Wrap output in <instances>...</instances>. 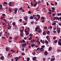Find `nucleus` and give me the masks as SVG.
Returning a JSON list of instances; mask_svg holds the SVG:
<instances>
[{"instance_id": "1", "label": "nucleus", "mask_w": 61, "mask_h": 61, "mask_svg": "<svg viewBox=\"0 0 61 61\" xmlns=\"http://www.w3.org/2000/svg\"><path fill=\"white\" fill-rule=\"evenodd\" d=\"M35 15L33 16V17H34V19L36 20V21H38V20H39V19H40V15L38 16V18L37 19L36 18V17H35Z\"/></svg>"}, {"instance_id": "2", "label": "nucleus", "mask_w": 61, "mask_h": 61, "mask_svg": "<svg viewBox=\"0 0 61 61\" xmlns=\"http://www.w3.org/2000/svg\"><path fill=\"white\" fill-rule=\"evenodd\" d=\"M29 30H30V28H29L25 29V33H28V31H29Z\"/></svg>"}, {"instance_id": "3", "label": "nucleus", "mask_w": 61, "mask_h": 61, "mask_svg": "<svg viewBox=\"0 0 61 61\" xmlns=\"http://www.w3.org/2000/svg\"><path fill=\"white\" fill-rule=\"evenodd\" d=\"M61 39H59L58 41V44L59 46H61Z\"/></svg>"}, {"instance_id": "4", "label": "nucleus", "mask_w": 61, "mask_h": 61, "mask_svg": "<svg viewBox=\"0 0 61 61\" xmlns=\"http://www.w3.org/2000/svg\"><path fill=\"white\" fill-rule=\"evenodd\" d=\"M17 10H18V9L16 8H15V9H14V11L15 13V14H16V13H17Z\"/></svg>"}, {"instance_id": "5", "label": "nucleus", "mask_w": 61, "mask_h": 61, "mask_svg": "<svg viewBox=\"0 0 61 61\" xmlns=\"http://www.w3.org/2000/svg\"><path fill=\"white\" fill-rule=\"evenodd\" d=\"M46 38L47 40H48V41L49 42H50V40H49V39H50V38H49V36H46Z\"/></svg>"}, {"instance_id": "6", "label": "nucleus", "mask_w": 61, "mask_h": 61, "mask_svg": "<svg viewBox=\"0 0 61 61\" xmlns=\"http://www.w3.org/2000/svg\"><path fill=\"white\" fill-rule=\"evenodd\" d=\"M28 17H24V20H25L26 21H28V20L27 19H28Z\"/></svg>"}, {"instance_id": "7", "label": "nucleus", "mask_w": 61, "mask_h": 61, "mask_svg": "<svg viewBox=\"0 0 61 61\" xmlns=\"http://www.w3.org/2000/svg\"><path fill=\"white\" fill-rule=\"evenodd\" d=\"M55 59H56V58H51V61H53L55 60Z\"/></svg>"}, {"instance_id": "8", "label": "nucleus", "mask_w": 61, "mask_h": 61, "mask_svg": "<svg viewBox=\"0 0 61 61\" xmlns=\"http://www.w3.org/2000/svg\"><path fill=\"white\" fill-rule=\"evenodd\" d=\"M45 55H48V52L47 51H46L44 52Z\"/></svg>"}, {"instance_id": "9", "label": "nucleus", "mask_w": 61, "mask_h": 61, "mask_svg": "<svg viewBox=\"0 0 61 61\" xmlns=\"http://www.w3.org/2000/svg\"><path fill=\"white\" fill-rule=\"evenodd\" d=\"M14 59H16L15 61H17L18 59V57H16L14 58Z\"/></svg>"}, {"instance_id": "10", "label": "nucleus", "mask_w": 61, "mask_h": 61, "mask_svg": "<svg viewBox=\"0 0 61 61\" xmlns=\"http://www.w3.org/2000/svg\"><path fill=\"white\" fill-rule=\"evenodd\" d=\"M23 36V32H21L20 33V36Z\"/></svg>"}, {"instance_id": "11", "label": "nucleus", "mask_w": 61, "mask_h": 61, "mask_svg": "<svg viewBox=\"0 0 61 61\" xmlns=\"http://www.w3.org/2000/svg\"><path fill=\"white\" fill-rule=\"evenodd\" d=\"M0 59L1 60H4V57L3 56H2L1 57Z\"/></svg>"}, {"instance_id": "12", "label": "nucleus", "mask_w": 61, "mask_h": 61, "mask_svg": "<svg viewBox=\"0 0 61 61\" xmlns=\"http://www.w3.org/2000/svg\"><path fill=\"white\" fill-rule=\"evenodd\" d=\"M36 59V57H34L32 58L33 60H35Z\"/></svg>"}, {"instance_id": "13", "label": "nucleus", "mask_w": 61, "mask_h": 61, "mask_svg": "<svg viewBox=\"0 0 61 61\" xmlns=\"http://www.w3.org/2000/svg\"><path fill=\"white\" fill-rule=\"evenodd\" d=\"M12 25L13 26H15V22H13Z\"/></svg>"}, {"instance_id": "14", "label": "nucleus", "mask_w": 61, "mask_h": 61, "mask_svg": "<svg viewBox=\"0 0 61 61\" xmlns=\"http://www.w3.org/2000/svg\"><path fill=\"white\" fill-rule=\"evenodd\" d=\"M58 34H59L60 32V29H59L58 31H57Z\"/></svg>"}, {"instance_id": "15", "label": "nucleus", "mask_w": 61, "mask_h": 61, "mask_svg": "<svg viewBox=\"0 0 61 61\" xmlns=\"http://www.w3.org/2000/svg\"><path fill=\"white\" fill-rule=\"evenodd\" d=\"M36 5H37V2H36V3L35 4V5H34L33 6L34 7H36Z\"/></svg>"}, {"instance_id": "16", "label": "nucleus", "mask_w": 61, "mask_h": 61, "mask_svg": "<svg viewBox=\"0 0 61 61\" xmlns=\"http://www.w3.org/2000/svg\"><path fill=\"white\" fill-rule=\"evenodd\" d=\"M31 46L32 47H33L34 46H35V44H32L31 45Z\"/></svg>"}, {"instance_id": "17", "label": "nucleus", "mask_w": 61, "mask_h": 61, "mask_svg": "<svg viewBox=\"0 0 61 61\" xmlns=\"http://www.w3.org/2000/svg\"><path fill=\"white\" fill-rule=\"evenodd\" d=\"M21 46H22V47H23V48H24V47L25 46L24 44L22 43L21 44Z\"/></svg>"}, {"instance_id": "18", "label": "nucleus", "mask_w": 61, "mask_h": 61, "mask_svg": "<svg viewBox=\"0 0 61 61\" xmlns=\"http://www.w3.org/2000/svg\"><path fill=\"white\" fill-rule=\"evenodd\" d=\"M12 9L11 8H10L9 9V11L10 12H11V11H12Z\"/></svg>"}, {"instance_id": "19", "label": "nucleus", "mask_w": 61, "mask_h": 61, "mask_svg": "<svg viewBox=\"0 0 61 61\" xmlns=\"http://www.w3.org/2000/svg\"><path fill=\"white\" fill-rule=\"evenodd\" d=\"M42 34L43 35H46V32L44 31L42 33Z\"/></svg>"}, {"instance_id": "20", "label": "nucleus", "mask_w": 61, "mask_h": 61, "mask_svg": "<svg viewBox=\"0 0 61 61\" xmlns=\"http://www.w3.org/2000/svg\"><path fill=\"white\" fill-rule=\"evenodd\" d=\"M37 29H38V30L40 29V28L39 27V26L38 25H37L36 27Z\"/></svg>"}, {"instance_id": "21", "label": "nucleus", "mask_w": 61, "mask_h": 61, "mask_svg": "<svg viewBox=\"0 0 61 61\" xmlns=\"http://www.w3.org/2000/svg\"><path fill=\"white\" fill-rule=\"evenodd\" d=\"M50 31L48 30V31L47 32V35H49L50 34Z\"/></svg>"}, {"instance_id": "22", "label": "nucleus", "mask_w": 61, "mask_h": 61, "mask_svg": "<svg viewBox=\"0 0 61 61\" xmlns=\"http://www.w3.org/2000/svg\"><path fill=\"white\" fill-rule=\"evenodd\" d=\"M25 34L26 36H28L29 34V32H25Z\"/></svg>"}, {"instance_id": "23", "label": "nucleus", "mask_w": 61, "mask_h": 61, "mask_svg": "<svg viewBox=\"0 0 61 61\" xmlns=\"http://www.w3.org/2000/svg\"><path fill=\"white\" fill-rule=\"evenodd\" d=\"M45 42L46 44H48V42L47 41H45Z\"/></svg>"}, {"instance_id": "24", "label": "nucleus", "mask_w": 61, "mask_h": 61, "mask_svg": "<svg viewBox=\"0 0 61 61\" xmlns=\"http://www.w3.org/2000/svg\"><path fill=\"white\" fill-rule=\"evenodd\" d=\"M9 49L8 48H5V50L7 51H9Z\"/></svg>"}, {"instance_id": "25", "label": "nucleus", "mask_w": 61, "mask_h": 61, "mask_svg": "<svg viewBox=\"0 0 61 61\" xmlns=\"http://www.w3.org/2000/svg\"><path fill=\"white\" fill-rule=\"evenodd\" d=\"M40 50H41L42 51H44V48L41 47L40 48Z\"/></svg>"}, {"instance_id": "26", "label": "nucleus", "mask_w": 61, "mask_h": 61, "mask_svg": "<svg viewBox=\"0 0 61 61\" xmlns=\"http://www.w3.org/2000/svg\"><path fill=\"white\" fill-rule=\"evenodd\" d=\"M30 19H34V17L32 16H31L30 17Z\"/></svg>"}, {"instance_id": "27", "label": "nucleus", "mask_w": 61, "mask_h": 61, "mask_svg": "<svg viewBox=\"0 0 61 61\" xmlns=\"http://www.w3.org/2000/svg\"><path fill=\"white\" fill-rule=\"evenodd\" d=\"M49 28H50V29H52L53 28V26H49Z\"/></svg>"}, {"instance_id": "28", "label": "nucleus", "mask_w": 61, "mask_h": 61, "mask_svg": "<svg viewBox=\"0 0 61 61\" xmlns=\"http://www.w3.org/2000/svg\"><path fill=\"white\" fill-rule=\"evenodd\" d=\"M52 48L51 47H50L49 49V51H50L52 49Z\"/></svg>"}, {"instance_id": "29", "label": "nucleus", "mask_w": 61, "mask_h": 61, "mask_svg": "<svg viewBox=\"0 0 61 61\" xmlns=\"http://www.w3.org/2000/svg\"><path fill=\"white\" fill-rule=\"evenodd\" d=\"M58 41H57L56 40L55 41V42H54V43H57V42Z\"/></svg>"}, {"instance_id": "30", "label": "nucleus", "mask_w": 61, "mask_h": 61, "mask_svg": "<svg viewBox=\"0 0 61 61\" xmlns=\"http://www.w3.org/2000/svg\"><path fill=\"white\" fill-rule=\"evenodd\" d=\"M56 25V23H53L52 24V25Z\"/></svg>"}, {"instance_id": "31", "label": "nucleus", "mask_w": 61, "mask_h": 61, "mask_svg": "<svg viewBox=\"0 0 61 61\" xmlns=\"http://www.w3.org/2000/svg\"><path fill=\"white\" fill-rule=\"evenodd\" d=\"M32 54L33 56H35L36 55V53L35 52H33L32 53Z\"/></svg>"}, {"instance_id": "32", "label": "nucleus", "mask_w": 61, "mask_h": 61, "mask_svg": "<svg viewBox=\"0 0 61 61\" xmlns=\"http://www.w3.org/2000/svg\"><path fill=\"white\" fill-rule=\"evenodd\" d=\"M11 3H12V2H11L10 3H9V5H10V6H11L12 5H11Z\"/></svg>"}, {"instance_id": "33", "label": "nucleus", "mask_w": 61, "mask_h": 61, "mask_svg": "<svg viewBox=\"0 0 61 61\" xmlns=\"http://www.w3.org/2000/svg\"><path fill=\"white\" fill-rule=\"evenodd\" d=\"M27 61H29L30 60V58L29 57H28L27 58Z\"/></svg>"}, {"instance_id": "34", "label": "nucleus", "mask_w": 61, "mask_h": 61, "mask_svg": "<svg viewBox=\"0 0 61 61\" xmlns=\"http://www.w3.org/2000/svg\"><path fill=\"white\" fill-rule=\"evenodd\" d=\"M4 5H6L7 4V3L6 2H4Z\"/></svg>"}, {"instance_id": "35", "label": "nucleus", "mask_w": 61, "mask_h": 61, "mask_svg": "<svg viewBox=\"0 0 61 61\" xmlns=\"http://www.w3.org/2000/svg\"><path fill=\"white\" fill-rule=\"evenodd\" d=\"M38 30H39L38 31V32L39 33L41 32V30H40V29H39Z\"/></svg>"}, {"instance_id": "36", "label": "nucleus", "mask_w": 61, "mask_h": 61, "mask_svg": "<svg viewBox=\"0 0 61 61\" xmlns=\"http://www.w3.org/2000/svg\"><path fill=\"white\" fill-rule=\"evenodd\" d=\"M17 26L16 25L15 27V29H17Z\"/></svg>"}, {"instance_id": "37", "label": "nucleus", "mask_w": 61, "mask_h": 61, "mask_svg": "<svg viewBox=\"0 0 61 61\" xmlns=\"http://www.w3.org/2000/svg\"><path fill=\"white\" fill-rule=\"evenodd\" d=\"M41 20H44V17H41Z\"/></svg>"}, {"instance_id": "38", "label": "nucleus", "mask_w": 61, "mask_h": 61, "mask_svg": "<svg viewBox=\"0 0 61 61\" xmlns=\"http://www.w3.org/2000/svg\"><path fill=\"white\" fill-rule=\"evenodd\" d=\"M57 15H61V13H58L57 14Z\"/></svg>"}, {"instance_id": "39", "label": "nucleus", "mask_w": 61, "mask_h": 61, "mask_svg": "<svg viewBox=\"0 0 61 61\" xmlns=\"http://www.w3.org/2000/svg\"><path fill=\"white\" fill-rule=\"evenodd\" d=\"M35 30L37 32V31H38V29H37V28H35Z\"/></svg>"}, {"instance_id": "40", "label": "nucleus", "mask_w": 61, "mask_h": 61, "mask_svg": "<svg viewBox=\"0 0 61 61\" xmlns=\"http://www.w3.org/2000/svg\"><path fill=\"white\" fill-rule=\"evenodd\" d=\"M32 37H30V38L29 39V40H31L32 39Z\"/></svg>"}, {"instance_id": "41", "label": "nucleus", "mask_w": 61, "mask_h": 61, "mask_svg": "<svg viewBox=\"0 0 61 61\" xmlns=\"http://www.w3.org/2000/svg\"><path fill=\"white\" fill-rule=\"evenodd\" d=\"M52 10H55V8H54L53 7H52Z\"/></svg>"}, {"instance_id": "42", "label": "nucleus", "mask_w": 61, "mask_h": 61, "mask_svg": "<svg viewBox=\"0 0 61 61\" xmlns=\"http://www.w3.org/2000/svg\"><path fill=\"white\" fill-rule=\"evenodd\" d=\"M22 42H23V43H25V41L24 40H23Z\"/></svg>"}, {"instance_id": "43", "label": "nucleus", "mask_w": 61, "mask_h": 61, "mask_svg": "<svg viewBox=\"0 0 61 61\" xmlns=\"http://www.w3.org/2000/svg\"><path fill=\"white\" fill-rule=\"evenodd\" d=\"M53 32L54 33H56V30H53Z\"/></svg>"}, {"instance_id": "44", "label": "nucleus", "mask_w": 61, "mask_h": 61, "mask_svg": "<svg viewBox=\"0 0 61 61\" xmlns=\"http://www.w3.org/2000/svg\"><path fill=\"white\" fill-rule=\"evenodd\" d=\"M11 28V26H10L9 27L7 28V29H10V28Z\"/></svg>"}, {"instance_id": "45", "label": "nucleus", "mask_w": 61, "mask_h": 61, "mask_svg": "<svg viewBox=\"0 0 61 61\" xmlns=\"http://www.w3.org/2000/svg\"><path fill=\"white\" fill-rule=\"evenodd\" d=\"M34 21H32L31 22V24H34Z\"/></svg>"}, {"instance_id": "46", "label": "nucleus", "mask_w": 61, "mask_h": 61, "mask_svg": "<svg viewBox=\"0 0 61 61\" xmlns=\"http://www.w3.org/2000/svg\"><path fill=\"white\" fill-rule=\"evenodd\" d=\"M31 13V11H28V14H30Z\"/></svg>"}, {"instance_id": "47", "label": "nucleus", "mask_w": 61, "mask_h": 61, "mask_svg": "<svg viewBox=\"0 0 61 61\" xmlns=\"http://www.w3.org/2000/svg\"><path fill=\"white\" fill-rule=\"evenodd\" d=\"M41 47H42V48L43 47V48H44L45 47V46L44 45H43L41 46Z\"/></svg>"}, {"instance_id": "48", "label": "nucleus", "mask_w": 61, "mask_h": 61, "mask_svg": "<svg viewBox=\"0 0 61 61\" xmlns=\"http://www.w3.org/2000/svg\"><path fill=\"white\" fill-rule=\"evenodd\" d=\"M9 35H10V33H8L7 34V36H8Z\"/></svg>"}, {"instance_id": "49", "label": "nucleus", "mask_w": 61, "mask_h": 61, "mask_svg": "<svg viewBox=\"0 0 61 61\" xmlns=\"http://www.w3.org/2000/svg\"><path fill=\"white\" fill-rule=\"evenodd\" d=\"M22 9H23V8L22 7L20 8V10H22Z\"/></svg>"}, {"instance_id": "50", "label": "nucleus", "mask_w": 61, "mask_h": 61, "mask_svg": "<svg viewBox=\"0 0 61 61\" xmlns=\"http://www.w3.org/2000/svg\"><path fill=\"white\" fill-rule=\"evenodd\" d=\"M48 13V14H51V11L49 12Z\"/></svg>"}, {"instance_id": "51", "label": "nucleus", "mask_w": 61, "mask_h": 61, "mask_svg": "<svg viewBox=\"0 0 61 61\" xmlns=\"http://www.w3.org/2000/svg\"><path fill=\"white\" fill-rule=\"evenodd\" d=\"M38 42V39H37L36 40V42Z\"/></svg>"}, {"instance_id": "52", "label": "nucleus", "mask_w": 61, "mask_h": 61, "mask_svg": "<svg viewBox=\"0 0 61 61\" xmlns=\"http://www.w3.org/2000/svg\"><path fill=\"white\" fill-rule=\"evenodd\" d=\"M2 9L3 8L2 7H0V10H2Z\"/></svg>"}, {"instance_id": "53", "label": "nucleus", "mask_w": 61, "mask_h": 61, "mask_svg": "<svg viewBox=\"0 0 61 61\" xmlns=\"http://www.w3.org/2000/svg\"><path fill=\"white\" fill-rule=\"evenodd\" d=\"M29 36H32V34H30L29 35Z\"/></svg>"}, {"instance_id": "54", "label": "nucleus", "mask_w": 61, "mask_h": 61, "mask_svg": "<svg viewBox=\"0 0 61 61\" xmlns=\"http://www.w3.org/2000/svg\"><path fill=\"white\" fill-rule=\"evenodd\" d=\"M22 55H25V53H22Z\"/></svg>"}, {"instance_id": "55", "label": "nucleus", "mask_w": 61, "mask_h": 61, "mask_svg": "<svg viewBox=\"0 0 61 61\" xmlns=\"http://www.w3.org/2000/svg\"><path fill=\"white\" fill-rule=\"evenodd\" d=\"M42 43H43V44H44L45 43V41L44 40L43 41H42Z\"/></svg>"}, {"instance_id": "56", "label": "nucleus", "mask_w": 61, "mask_h": 61, "mask_svg": "<svg viewBox=\"0 0 61 61\" xmlns=\"http://www.w3.org/2000/svg\"><path fill=\"white\" fill-rule=\"evenodd\" d=\"M39 7V5L38 6V7L36 8V9H38Z\"/></svg>"}, {"instance_id": "57", "label": "nucleus", "mask_w": 61, "mask_h": 61, "mask_svg": "<svg viewBox=\"0 0 61 61\" xmlns=\"http://www.w3.org/2000/svg\"><path fill=\"white\" fill-rule=\"evenodd\" d=\"M53 39H56V37H53Z\"/></svg>"}, {"instance_id": "58", "label": "nucleus", "mask_w": 61, "mask_h": 61, "mask_svg": "<svg viewBox=\"0 0 61 61\" xmlns=\"http://www.w3.org/2000/svg\"><path fill=\"white\" fill-rule=\"evenodd\" d=\"M3 34V32L2 31H1V32H0V34L1 35Z\"/></svg>"}, {"instance_id": "59", "label": "nucleus", "mask_w": 61, "mask_h": 61, "mask_svg": "<svg viewBox=\"0 0 61 61\" xmlns=\"http://www.w3.org/2000/svg\"><path fill=\"white\" fill-rule=\"evenodd\" d=\"M18 38V36H17L15 38V40H17Z\"/></svg>"}, {"instance_id": "60", "label": "nucleus", "mask_w": 61, "mask_h": 61, "mask_svg": "<svg viewBox=\"0 0 61 61\" xmlns=\"http://www.w3.org/2000/svg\"><path fill=\"white\" fill-rule=\"evenodd\" d=\"M54 18H55V19H57V17H54Z\"/></svg>"}, {"instance_id": "61", "label": "nucleus", "mask_w": 61, "mask_h": 61, "mask_svg": "<svg viewBox=\"0 0 61 61\" xmlns=\"http://www.w3.org/2000/svg\"><path fill=\"white\" fill-rule=\"evenodd\" d=\"M32 40H33V42H35V41H36V40H35L34 39H33Z\"/></svg>"}, {"instance_id": "62", "label": "nucleus", "mask_w": 61, "mask_h": 61, "mask_svg": "<svg viewBox=\"0 0 61 61\" xmlns=\"http://www.w3.org/2000/svg\"><path fill=\"white\" fill-rule=\"evenodd\" d=\"M26 24H27V23L26 22L24 24V25H26Z\"/></svg>"}, {"instance_id": "63", "label": "nucleus", "mask_w": 61, "mask_h": 61, "mask_svg": "<svg viewBox=\"0 0 61 61\" xmlns=\"http://www.w3.org/2000/svg\"><path fill=\"white\" fill-rule=\"evenodd\" d=\"M56 28L55 27L53 29V30H56Z\"/></svg>"}, {"instance_id": "64", "label": "nucleus", "mask_w": 61, "mask_h": 61, "mask_svg": "<svg viewBox=\"0 0 61 61\" xmlns=\"http://www.w3.org/2000/svg\"><path fill=\"white\" fill-rule=\"evenodd\" d=\"M58 25H60V26H61V23H59Z\"/></svg>"}]
</instances>
